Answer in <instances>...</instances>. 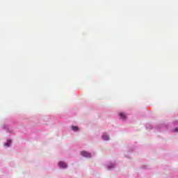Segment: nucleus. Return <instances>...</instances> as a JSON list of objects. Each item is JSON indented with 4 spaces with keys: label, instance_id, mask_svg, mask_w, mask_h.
I'll return each mask as SVG.
<instances>
[{
    "label": "nucleus",
    "instance_id": "f257e3e1",
    "mask_svg": "<svg viewBox=\"0 0 178 178\" xmlns=\"http://www.w3.org/2000/svg\"><path fill=\"white\" fill-rule=\"evenodd\" d=\"M81 155L85 158H91V154L86 151L81 152Z\"/></svg>",
    "mask_w": 178,
    "mask_h": 178
},
{
    "label": "nucleus",
    "instance_id": "f03ea898",
    "mask_svg": "<svg viewBox=\"0 0 178 178\" xmlns=\"http://www.w3.org/2000/svg\"><path fill=\"white\" fill-rule=\"evenodd\" d=\"M58 166L61 168V169H66V168H67V164H66V163L63 162V161H60L58 163Z\"/></svg>",
    "mask_w": 178,
    "mask_h": 178
},
{
    "label": "nucleus",
    "instance_id": "7ed1b4c3",
    "mask_svg": "<svg viewBox=\"0 0 178 178\" xmlns=\"http://www.w3.org/2000/svg\"><path fill=\"white\" fill-rule=\"evenodd\" d=\"M118 115L120 119H122V120H126V119H127V115L124 112H120Z\"/></svg>",
    "mask_w": 178,
    "mask_h": 178
},
{
    "label": "nucleus",
    "instance_id": "20e7f679",
    "mask_svg": "<svg viewBox=\"0 0 178 178\" xmlns=\"http://www.w3.org/2000/svg\"><path fill=\"white\" fill-rule=\"evenodd\" d=\"M102 138L105 141H108V140H109V136L106 135V134H104L102 136Z\"/></svg>",
    "mask_w": 178,
    "mask_h": 178
},
{
    "label": "nucleus",
    "instance_id": "39448f33",
    "mask_svg": "<svg viewBox=\"0 0 178 178\" xmlns=\"http://www.w3.org/2000/svg\"><path fill=\"white\" fill-rule=\"evenodd\" d=\"M12 143V140H8V141H7V143H6L5 144H4V145L6 146V147H10V143Z\"/></svg>",
    "mask_w": 178,
    "mask_h": 178
},
{
    "label": "nucleus",
    "instance_id": "423d86ee",
    "mask_svg": "<svg viewBox=\"0 0 178 178\" xmlns=\"http://www.w3.org/2000/svg\"><path fill=\"white\" fill-rule=\"evenodd\" d=\"M72 129L74 131H77V130H79V127H76V126H72Z\"/></svg>",
    "mask_w": 178,
    "mask_h": 178
},
{
    "label": "nucleus",
    "instance_id": "0eeeda50",
    "mask_svg": "<svg viewBox=\"0 0 178 178\" xmlns=\"http://www.w3.org/2000/svg\"><path fill=\"white\" fill-rule=\"evenodd\" d=\"M174 133H176L178 131V128H175L174 130H173Z\"/></svg>",
    "mask_w": 178,
    "mask_h": 178
}]
</instances>
